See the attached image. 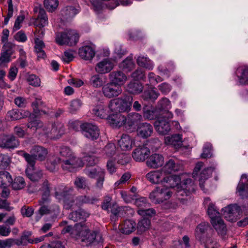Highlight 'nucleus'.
I'll list each match as a JSON object with an SVG mask.
<instances>
[{
    "label": "nucleus",
    "instance_id": "obj_1",
    "mask_svg": "<svg viewBox=\"0 0 248 248\" xmlns=\"http://www.w3.org/2000/svg\"><path fill=\"white\" fill-rule=\"evenodd\" d=\"M73 192V188L61 186L55 189L54 196L57 199L63 201V207L66 210L79 207L84 204H93L97 201L94 197L87 196L75 198Z\"/></svg>",
    "mask_w": 248,
    "mask_h": 248
},
{
    "label": "nucleus",
    "instance_id": "obj_2",
    "mask_svg": "<svg viewBox=\"0 0 248 248\" xmlns=\"http://www.w3.org/2000/svg\"><path fill=\"white\" fill-rule=\"evenodd\" d=\"M62 233H69L71 237L80 240L83 246H89L96 240L95 231H91L85 223H77L73 227L67 226L63 228Z\"/></svg>",
    "mask_w": 248,
    "mask_h": 248
},
{
    "label": "nucleus",
    "instance_id": "obj_3",
    "mask_svg": "<svg viewBox=\"0 0 248 248\" xmlns=\"http://www.w3.org/2000/svg\"><path fill=\"white\" fill-rule=\"evenodd\" d=\"M146 177L152 183H160L165 186L174 187L180 182L179 176H166L161 169L150 171L146 174Z\"/></svg>",
    "mask_w": 248,
    "mask_h": 248
},
{
    "label": "nucleus",
    "instance_id": "obj_4",
    "mask_svg": "<svg viewBox=\"0 0 248 248\" xmlns=\"http://www.w3.org/2000/svg\"><path fill=\"white\" fill-rule=\"evenodd\" d=\"M132 100V97L127 95L117 97L109 101L108 108L113 113L127 112L130 110Z\"/></svg>",
    "mask_w": 248,
    "mask_h": 248
},
{
    "label": "nucleus",
    "instance_id": "obj_5",
    "mask_svg": "<svg viewBox=\"0 0 248 248\" xmlns=\"http://www.w3.org/2000/svg\"><path fill=\"white\" fill-rule=\"evenodd\" d=\"M61 163L62 168L70 172L74 171L79 168L83 166L84 163L81 158L76 157L75 155L67 158H57L53 162L52 167L47 166L50 171L53 172L55 170V164Z\"/></svg>",
    "mask_w": 248,
    "mask_h": 248
},
{
    "label": "nucleus",
    "instance_id": "obj_6",
    "mask_svg": "<svg viewBox=\"0 0 248 248\" xmlns=\"http://www.w3.org/2000/svg\"><path fill=\"white\" fill-rule=\"evenodd\" d=\"M209 224L206 222H202L199 224L195 232L196 239L204 244L205 248H219V245L212 237L204 236V233L209 228Z\"/></svg>",
    "mask_w": 248,
    "mask_h": 248
},
{
    "label": "nucleus",
    "instance_id": "obj_7",
    "mask_svg": "<svg viewBox=\"0 0 248 248\" xmlns=\"http://www.w3.org/2000/svg\"><path fill=\"white\" fill-rule=\"evenodd\" d=\"M174 187L157 186L154 190H153L149 196V198L152 202L155 203H160L165 201L169 199L172 196L173 191L172 189Z\"/></svg>",
    "mask_w": 248,
    "mask_h": 248
},
{
    "label": "nucleus",
    "instance_id": "obj_8",
    "mask_svg": "<svg viewBox=\"0 0 248 248\" xmlns=\"http://www.w3.org/2000/svg\"><path fill=\"white\" fill-rule=\"evenodd\" d=\"M79 35L75 30H66L63 32L58 33L56 41L60 45H66L73 46L77 44L78 41Z\"/></svg>",
    "mask_w": 248,
    "mask_h": 248
},
{
    "label": "nucleus",
    "instance_id": "obj_9",
    "mask_svg": "<svg viewBox=\"0 0 248 248\" xmlns=\"http://www.w3.org/2000/svg\"><path fill=\"white\" fill-rule=\"evenodd\" d=\"M84 173L89 177L95 179V186L96 188L101 190L103 187L105 181V170L99 167L95 168L86 167L84 170Z\"/></svg>",
    "mask_w": 248,
    "mask_h": 248
},
{
    "label": "nucleus",
    "instance_id": "obj_10",
    "mask_svg": "<svg viewBox=\"0 0 248 248\" xmlns=\"http://www.w3.org/2000/svg\"><path fill=\"white\" fill-rule=\"evenodd\" d=\"M64 125L59 122L52 124L51 126L46 125L44 128L43 136L46 138L52 140L59 139L64 134Z\"/></svg>",
    "mask_w": 248,
    "mask_h": 248
},
{
    "label": "nucleus",
    "instance_id": "obj_11",
    "mask_svg": "<svg viewBox=\"0 0 248 248\" xmlns=\"http://www.w3.org/2000/svg\"><path fill=\"white\" fill-rule=\"evenodd\" d=\"M102 92L105 97L112 99L121 95L123 90L120 86L109 81L103 85Z\"/></svg>",
    "mask_w": 248,
    "mask_h": 248
},
{
    "label": "nucleus",
    "instance_id": "obj_12",
    "mask_svg": "<svg viewBox=\"0 0 248 248\" xmlns=\"http://www.w3.org/2000/svg\"><path fill=\"white\" fill-rule=\"evenodd\" d=\"M80 129L84 137L91 140H95L99 136V130L96 125L86 123L81 124Z\"/></svg>",
    "mask_w": 248,
    "mask_h": 248
},
{
    "label": "nucleus",
    "instance_id": "obj_13",
    "mask_svg": "<svg viewBox=\"0 0 248 248\" xmlns=\"http://www.w3.org/2000/svg\"><path fill=\"white\" fill-rule=\"evenodd\" d=\"M222 211H223V216L227 220L234 222L238 218L241 209L236 204L230 205L222 209Z\"/></svg>",
    "mask_w": 248,
    "mask_h": 248
},
{
    "label": "nucleus",
    "instance_id": "obj_14",
    "mask_svg": "<svg viewBox=\"0 0 248 248\" xmlns=\"http://www.w3.org/2000/svg\"><path fill=\"white\" fill-rule=\"evenodd\" d=\"M18 139L13 135H0V147L8 149H14L18 146Z\"/></svg>",
    "mask_w": 248,
    "mask_h": 248
},
{
    "label": "nucleus",
    "instance_id": "obj_15",
    "mask_svg": "<svg viewBox=\"0 0 248 248\" xmlns=\"http://www.w3.org/2000/svg\"><path fill=\"white\" fill-rule=\"evenodd\" d=\"M179 183L177 186H174L177 187L178 189L177 196H188L190 193L194 191V186L193 183L191 179H186L179 186Z\"/></svg>",
    "mask_w": 248,
    "mask_h": 248
},
{
    "label": "nucleus",
    "instance_id": "obj_16",
    "mask_svg": "<svg viewBox=\"0 0 248 248\" xmlns=\"http://www.w3.org/2000/svg\"><path fill=\"white\" fill-rule=\"evenodd\" d=\"M80 11L78 3L75 2L73 5H67L61 11V16L63 20H69L74 17Z\"/></svg>",
    "mask_w": 248,
    "mask_h": 248
},
{
    "label": "nucleus",
    "instance_id": "obj_17",
    "mask_svg": "<svg viewBox=\"0 0 248 248\" xmlns=\"http://www.w3.org/2000/svg\"><path fill=\"white\" fill-rule=\"evenodd\" d=\"M33 11L38 13L37 17L35 19L34 24L39 28H43L48 25V17L45 10L41 7L36 6Z\"/></svg>",
    "mask_w": 248,
    "mask_h": 248
},
{
    "label": "nucleus",
    "instance_id": "obj_18",
    "mask_svg": "<svg viewBox=\"0 0 248 248\" xmlns=\"http://www.w3.org/2000/svg\"><path fill=\"white\" fill-rule=\"evenodd\" d=\"M150 154V149L145 146H140L132 152V157L137 162H142L147 159Z\"/></svg>",
    "mask_w": 248,
    "mask_h": 248
},
{
    "label": "nucleus",
    "instance_id": "obj_19",
    "mask_svg": "<svg viewBox=\"0 0 248 248\" xmlns=\"http://www.w3.org/2000/svg\"><path fill=\"white\" fill-rule=\"evenodd\" d=\"M108 77L109 82L118 85L121 87L127 80L126 76L123 72L119 70L113 71L110 72Z\"/></svg>",
    "mask_w": 248,
    "mask_h": 248
},
{
    "label": "nucleus",
    "instance_id": "obj_20",
    "mask_svg": "<svg viewBox=\"0 0 248 248\" xmlns=\"http://www.w3.org/2000/svg\"><path fill=\"white\" fill-rule=\"evenodd\" d=\"M90 215V214L88 211L82 208H79L71 212L68 215V217L75 222H83L86 220Z\"/></svg>",
    "mask_w": 248,
    "mask_h": 248
},
{
    "label": "nucleus",
    "instance_id": "obj_21",
    "mask_svg": "<svg viewBox=\"0 0 248 248\" xmlns=\"http://www.w3.org/2000/svg\"><path fill=\"white\" fill-rule=\"evenodd\" d=\"M156 131L160 135H166L170 130V126L169 121L164 119H158L154 124Z\"/></svg>",
    "mask_w": 248,
    "mask_h": 248
},
{
    "label": "nucleus",
    "instance_id": "obj_22",
    "mask_svg": "<svg viewBox=\"0 0 248 248\" xmlns=\"http://www.w3.org/2000/svg\"><path fill=\"white\" fill-rule=\"evenodd\" d=\"M236 192L242 198L248 195V175L243 174L237 187Z\"/></svg>",
    "mask_w": 248,
    "mask_h": 248
},
{
    "label": "nucleus",
    "instance_id": "obj_23",
    "mask_svg": "<svg viewBox=\"0 0 248 248\" xmlns=\"http://www.w3.org/2000/svg\"><path fill=\"white\" fill-rule=\"evenodd\" d=\"M137 135L143 138L146 139L150 137L153 132V127L152 125L147 123L140 124L137 127Z\"/></svg>",
    "mask_w": 248,
    "mask_h": 248
},
{
    "label": "nucleus",
    "instance_id": "obj_24",
    "mask_svg": "<svg viewBox=\"0 0 248 248\" xmlns=\"http://www.w3.org/2000/svg\"><path fill=\"white\" fill-rule=\"evenodd\" d=\"M79 56L85 60H91L94 56L95 46L94 45L84 46L79 49Z\"/></svg>",
    "mask_w": 248,
    "mask_h": 248
},
{
    "label": "nucleus",
    "instance_id": "obj_25",
    "mask_svg": "<svg viewBox=\"0 0 248 248\" xmlns=\"http://www.w3.org/2000/svg\"><path fill=\"white\" fill-rule=\"evenodd\" d=\"M108 121L112 127L119 128L124 125L125 126L126 119L124 115L118 114L109 116L108 118Z\"/></svg>",
    "mask_w": 248,
    "mask_h": 248
},
{
    "label": "nucleus",
    "instance_id": "obj_26",
    "mask_svg": "<svg viewBox=\"0 0 248 248\" xmlns=\"http://www.w3.org/2000/svg\"><path fill=\"white\" fill-rule=\"evenodd\" d=\"M113 67V63L109 60L105 59L96 64L95 71L100 74H106L109 72Z\"/></svg>",
    "mask_w": 248,
    "mask_h": 248
},
{
    "label": "nucleus",
    "instance_id": "obj_27",
    "mask_svg": "<svg viewBox=\"0 0 248 248\" xmlns=\"http://www.w3.org/2000/svg\"><path fill=\"white\" fill-rule=\"evenodd\" d=\"M30 153L33 154L37 160L43 161L46 159L48 154V151L46 148L42 146L35 145L31 148Z\"/></svg>",
    "mask_w": 248,
    "mask_h": 248
},
{
    "label": "nucleus",
    "instance_id": "obj_28",
    "mask_svg": "<svg viewBox=\"0 0 248 248\" xmlns=\"http://www.w3.org/2000/svg\"><path fill=\"white\" fill-rule=\"evenodd\" d=\"M50 184L46 179L42 183L40 190L42 192L41 202H50Z\"/></svg>",
    "mask_w": 248,
    "mask_h": 248
},
{
    "label": "nucleus",
    "instance_id": "obj_29",
    "mask_svg": "<svg viewBox=\"0 0 248 248\" xmlns=\"http://www.w3.org/2000/svg\"><path fill=\"white\" fill-rule=\"evenodd\" d=\"M164 163V158L162 155L154 154L151 155L147 161V165L152 168H157L162 166Z\"/></svg>",
    "mask_w": 248,
    "mask_h": 248
},
{
    "label": "nucleus",
    "instance_id": "obj_30",
    "mask_svg": "<svg viewBox=\"0 0 248 248\" xmlns=\"http://www.w3.org/2000/svg\"><path fill=\"white\" fill-rule=\"evenodd\" d=\"M211 223L219 235L223 236L226 234V226L220 217L211 220Z\"/></svg>",
    "mask_w": 248,
    "mask_h": 248
},
{
    "label": "nucleus",
    "instance_id": "obj_31",
    "mask_svg": "<svg viewBox=\"0 0 248 248\" xmlns=\"http://www.w3.org/2000/svg\"><path fill=\"white\" fill-rule=\"evenodd\" d=\"M27 126L38 134L43 136L44 128L46 127V125H44L43 123L39 120H31L30 119L27 124Z\"/></svg>",
    "mask_w": 248,
    "mask_h": 248
},
{
    "label": "nucleus",
    "instance_id": "obj_32",
    "mask_svg": "<svg viewBox=\"0 0 248 248\" xmlns=\"http://www.w3.org/2000/svg\"><path fill=\"white\" fill-rule=\"evenodd\" d=\"M134 143L133 139L126 134H123L121 139L118 141L119 145L123 151L130 150Z\"/></svg>",
    "mask_w": 248,
    "mask_h": 248
},
{
    "label": "nucleus",
    "instance_id": "obj_33",
    "mask_svg": "<svg viewBox=\"0 0 248 248\" xmlns=\"http://www.w3.org/2000/svg\"><path fill=\"white\" fill-rule=\"evenodd\" d=\"M125 127H131L137 125L142 120V116L139 113L132 112L126 117Z\"/></svg>",
    "mask_w": 248,
    "mask_h": 248
},
{
    "label": "nucleus",
    "instance_id": "obj_34",
    "mask_svg": "<svg viewBox=\"0 0 248 248\" xmlns=\"http://www.w3.org/2000/svg\"><path fill=\"white\" fill-rule=\"evenodd\" d=\"M180 169V165L172 159H170L161 169L166 176H170V174L177 171Z\"/></svg>",
    "mask_w": 248,
    "mask_h": 248
},
{
    "label": "nucleus",
    "instance_id": "obj_35",
    "mask_svg": "<svg viewBox=\"0 0 248 248\" xmlns=\"http://www.w3.org/2000/svg\"><path fill=\"white\" fill-rule=\"evenodd\" d=\"M213 171V169L211 167H209L203 170L200 174L199 178V186L204 192H206L207 191L204 188L203 184L205 181L212 176Z\"/></svg>",
    "mask_w": 248,
    "mask_h": 248
},
{
    "label": "nucleus",
    "instance_id": "obj_36",
    "mask_svg": "<svg viewBox=\"0 0 248 248\" xmlns=\"http://www.w3.org/2000/svg\"><path fill=\"white\" fill-rule=\"evenodd\" d=\"M236 74L241 84H245L248 82V66L243 65L239 67Z\"/></svg>",
    "mask_w": 248,
    "mask_h": 248
},
{
    "label": "nucleus",
    "instance_id": "obj_37",
    "mask_svg": "<svg viewBox=\"0 0 248 248\" xmlns=\"http://www.w3.org/2000/svg\"><path fill=\"white\" fill-rule=\"evenodd\" d=\"M23 114L20 110L18 109H13L7 112V117L8 120L16 121L24 117H27L30 114L29 111H24Z\"/></svg>",
    "mask_w": 248,
    "mask_h": 248
},
{
    "label": "nucleus",
    "instance_id": "obj_38",
    "mask_svg": "<svg viewBox=\"0 0 248 248\" xmlns=\"http://www.w3.org/2000/svg\"><path fill=\"white\" fill-rule=\"evenodd\" d=\"M154 86H150L149 89L145 90L142 94V98L144 100H155L159 95V93L155 90Z\"/></svg>",
    "mask_w": 248,
    "mask_h": 248
},
{
    "label": "nucleus",
    "instance_id": "obj_39",
    "mask_svg": "<svg viewBox=\"0 0 248 248\" xmlns=\"http://www.w3.org/2000/svg\"><path fill=\"white\" fill-rule=\"evenodd\" d=\"M165 142L166 144L171 145L178 148L180 147L182 143V135L176 134L172 135L171 137H167L165 139Z\"/></svg>",
    "mask_w": 248,
    "mask_h": 248
},
{
    "label": "nucleus",
    "instance_id": "obj_40",
    "mask_svg": "<svg viewBox=\"0 0 248 248\" xmlns=\"http://www.w3.org/2000/svg\"><path fill=\"white\" fill-rule=\"evenodd\" d=\"M131 210V208L128 206H120L113 205L111 210L113 216L111 217L116 219L118 217H124L126 214V212Z\"/></svg>",
    "mask_w": 248,
    "mask_h": 248
},
{
    "label": "nucleus",
    "instance_id": "obj_41",
    "mask_svg": "<svg viewBox=\"0 0 248 248\" xmlns=\"http://www.w3.org/2000/svg\"><path fill=\"white\" fill-rule=\"evenodd\" d=\"M136 223L132 220H125L122 224L121 230L122 233L129 234L135 230Z\"/></svg>",
    "mask_w": 248,
    "mask_h": 248
},
{
    "label": "nucleus",
    "instance_id": "obj_42",
    "mask_svg": "<svg viewBox=\"0 0 248 248\" xmlns=\"http://www.w3.org/2000/svg\"><path fill=\"white\" fill-rule=\"evenodd\" d=\"M116 153V147L113 143H108L102 151L103 156L105 158L112 157Z\"/></svg>",
    "mask_w": 248,
    "mask_h": 248
},
{
    "label": "nucleus",
    "instance_id": "obj_43",
    "mask_svg": "<svg viewBox=\"0 0 248 248\" xmlns=\"http://www.w3.org/2000/svg\"><path fill=\"white\" fill-rule=\"evenodd\" d=\"M12 182V177L8 172L0 171V188L7 187L11 184Z\"/></svg>",
    "mask_w": 248,
    "mask_h": 248
},
{
    "label": "nucleus",
    "instance_id": "obj_44",
    "mask_svg": "<svg viewBox=\"0 0 248 248\" xmlns=\"http://www.w3.org/2000/svg\"><path fill=\"white\" fill-rule=\"evenodd\" d=\"M92 112L95 116L101 119H105L108 117L107 108L102 104L95 106L93 109Z\"/></svg>",
    "mask_w": 248,
    "mask_h": 248
},
{
    "label": "nucleus",
    "instance_id": "obj_45",
    "mask_svg": "<svg viewBox=\"0 0 248 248\" xmlns=\"http://www.w3.org/2000/svg\"><path fill=\"white\" fill-rule=\"evenodd\" d=\"M138 64L140 66L145 68L148 70H153L154 67V64L148 58L144 56H139L137 59Z\"/></svg>",
    "mask_w": 248,
    "mask_h": 248
},
{
    "label": "nucleus",
    "instance_id": "obj_46",
    "mask_svg": "<svg viewBox=\"0 0 248 248\" xmlns=\"http://www.w3.org/2000/svg\"><path fill=\"white\" fill-rule=\"evenodd\" d=\"M143 87L142 84L138 82H130L127 86V91L132 94H139L143 91Z\"/></svg>",
    "mask_w": 248,
    "mask_h": 248
},
{
    "label": "nucleus",
    "instance_id": "obj_47",
    "mask_svg": "<svg viewBox=\"0 0 248 248\" xmlns=\"http://www.w3.org/2000/svg\"><path fill=\"white\" fill-rule=\"evenodd\" d=\"M34 170V169H27L26 170V174L29 179L31 181H38L43 177V171L41 170L33 171Z\"/></svg>",
    "mask_w": 248,
    "mask_h": 248
},
{
    "label": "nucleus",
    "instance_id": "obj_48",
    "mask_svg": "<svg viewBox=\"0 0 248 248\" xmlns=\"http://www.w3.org/2000/svg\"><path fill=\"white\" fill-rule=\"evenodd\" d=\"M22 155L24 157L25 160L28 163V168L27 169H34V166L35 164L36 157L33 154H28L25 152H22Z\"/></svg>",
    "mask_w": 248,
    "mask_h": 248
},
{
    "label": "nucleus",
    "instance_id": "obj_49",
    "mask_svg": "<svg viewBox=\"0 0 248 248\" xmlns=\"http://www.w3.org/2000/svg\"><path fill=\"white\" fill-rule=\"evenodd\" d=\"M151 221L148 218L144 217L138 223L137 229L139 233H142L147 230L150 227Z\"/></svg>",
    "mask_w": 248,
    "mask_h": 248
},
{
    "label": "nucleus",
    "instance_id": "obj_50",
    "mask_svg": "<svg viewBox=\"0 0 248 248\" xmlns=\"http://www.w3.org/2000/svg\"><path fill=\"white\" fill-rule=\"evenodd\" d=\"M156 108L158 109L163 111L169 110L171 108L170 102L167 98H162L158 102Z\"/></svg>",
    "mask_w": 248,
    "mask_h": 248
},
{
    "label": "nucleus",
    "instance_id": "obj_51",
    "mask_svg": "<svg viewBox=\"0 0 248 248\" xmlns=\"http://www.w3.org/2000/svg\"><path fill=\"white\" fill-rule=\"evenodd\" d=\"M38 202L41 207L38 211V213L39 214L40 216L37 218V220H38L43 215L50 213V208L48 206V204L50 202L41 203V200H40Z\"/></svg>",
    "mask_w": 248,
    "mask_h": 248
},
{
    "label": "nucleus",
    "instance_id": "obj_52",
    "mask_svg": "<svg viewBox=\"0 0 248 248\" xmlns=\"http://www.w3.org/2000/svg\"><path fill=\"white\" fill-rule=\"evenodd\" d=\"M134 65L135 64L132 58L128 57L120 64V67L124 70L130 71L133 69Z\"/></svg>",
    "mask_w": 248,
    "mask_h": 248
},
{
    "label": "nucleus",
    "instance_id": "obj_53",
    "mask_svg": "<svg viewBox=\"0 0 248 248\" xmlns=\"http://www.w3.org/2000/svg\"><path fill=\"white\" fill-rule=\"evenodd\" d=\"M12 187L15 190H19L24 188L26 185L24 179L21 176H18L14 179L11 184Z\"/></svg>",
    "mask_w": 248,
    "mask_h": 248
},
{
    "label": "nucleus",
    "instance_id": "obj_54",
    "mask_svg": "<svg viewBox=\"0 0 248 248\" xmlns=\"http://www.w3.org/2000/svg\"><path fill=\"white\" fill-rule=\"evenodd\" d=\"M44 4L48 12H52L57 8L59 1L58 0H44Z\"/></svg>",
    "mask_w": 248,
    "mask_h": 248
},
{
    "label": "nucleus",
    "instance_id": "obj_55",
    "mask_svg": "<svg viewBox=\"0 0 248 248\" xmlns=\"http://www.w3.org/2000/svg\"><path fill=\"white\" fill-rule=\"evenodd\" d=\"M207 212L211 218V220L213 219H216V217H220V213L218 209L212 203L209 204Z\"/></svg>",
    "mask_w": 248,
    "mask_h": 248
},
{
    "label": "nucleus",
    "instance_id": "obj_56",
    "mask_svg": "<svg viewBox=\"0 0 248 248\" xmlns=\"http://www.w3.org/2000/svg\"><path fill=\"white\" fill-rule=\"evenodd\" d=\"M90 84L94 88L103 87L104 82L99 75L93 76L90 80Z\"/></svg>",
    "mask_w": 248,
    "mask_h": 248
},
{
    "label": "nucleus",
    "instance_id": "obj_57",
    "mask_svg": "<svg viewBox=\"0 0 248 248\" xmlns=\"http://www.w3.org/2000/svg\"><path fill=\"white\" fill-rule=\"evenodd\" d=\"M148 79L151 86H155L158 83L163 81V78H162L155 75L153 72L149 73L148 75Z\"/></svg>",
    "mask_w": 248,
    "mask_h": 248
},
{
    "label": "nucleus",
    "instance_id": "obj_58",
    "mask_svg": "<svg viewBox=\"0 0 248 248\" xmlns=\"http://www.w3.org/2000/svg\"><path fill=\"white\" fill-rule=\"evenodd\" d=\"M212 145L210 143H206L203 147V152L201 154V157L202 158H209L212 156Z\"/></svg>",
    "mask_w": 248,
    "mask_h": 248
},
{
    "label": "nucleus",
    "instance_id": "obj_59",
    "mask_svg": "<svg viewBox=\"0 0 248 248\" xmlns=\"http://www.w3.org/2000/svg\"><path fill=\"white\" fill-rule=\"evenodd\" d=\"M74 184L78 189H84L88 186L87 180L83 177H77L74 181Z\"/></svg>",
    "mask_w": 248,
    "mask_h": 248
},
{
    "label": "nucleus",
    "instance_id": "obj_60",
    "mask_svg": "<svg viewBox=\"0 0 248 248\" xmlns=\"http://www.w3.org/2000/svg\"><path fill=\"white\" fill-rule=\"evenodd\" d=\"M129 172H125L121 177L120 179L116 181L114 184L115 188H119L121 185L124 184L131 177Z\"/></svg>",
    "mask_w": 248,
    "mask_h": 248
},
{
    "label": "nucleus",
    "instance_id": "obj_61",
    "mask_svg": "<svg viewBox=\"0 0 248 248\" xmlns=\"http://www.w3.org/2000/svg\"><path fill=\"white\" fill-rule=\"evenodd\" d=\"M135 204L140 209H144L150 206L147 199L145 197H140L137 199L135 200Z\"/></svg>",
    "mask_w": 248,
    "mask_h": 248
},
{
    "label": "nucleus",
    "instance_id": "obj_62",
    "mask_svg": "<svg viewBox=\"0 0 248 248\" xmlns=\"http://www.w3.org/2000/svg\"><path fill=\"white\" fill-rule=\"evenodd\" d=\"M138 213L143 217H152L155 215L156 211L153 208L139 209Z\"/></svg>",
    "mask_w": 248,
    "mask_h": 248
},
{
    "label": "nucleus",
    "instance_id": "obj_63",
    "mask_svg": "<svg viewBox=\"0 0 248 248\" xmlns=\"http://www.w3.org/2000/svg\"><path fill=\"white\" fill-rule=\"evenodd\" d=\"M60 155L64 158H67L74 155L71 150L67 146H62L60 148Z\"/></svg>",
    "mask_w": 248,
    "mask_h": 248
},
{
    "label": "nucleus",
    "instance_id": "obj_64",
    "mask_svg": "<svg viewBox=\"0 0 248 248\" xmlns=\"http://www.w3.org/2000/svg\"><path fill=\"white\" fill-rule=\"evenodd\" d=\"M168 67H166L164 68L162 65H159L157 67V70L160 73H163L164 75H167L169 77L173 69H174V65L172 63H169L168 64Z\"/></svg>",
    "mask_w": 248,
    "mask_h": 248
}]
</instances>
